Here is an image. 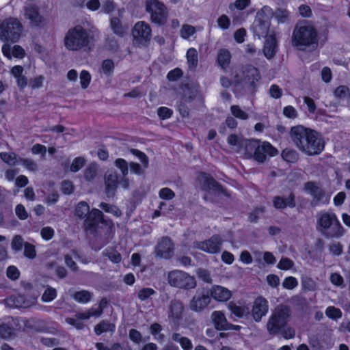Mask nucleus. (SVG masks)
<instances>
[{
    "label": "nucleus",
    "mask_w": 350,
    "mask_h": 350,
    "mask_svg": "<svg viewBox=\"0 0 350 350\" xmlns=\"http://www.w3.org/2000/svg\"><path fill=\"white\" fill-rule=\"evenodd\" d=\"M289 135L293 144L308 156L319 154L324 150L323 137L314 130L297 125L291 127Z\"/></svg>",
    "instance_id": "nucleus-1"
},
{
    "label": "nucleus",
    "mask_w": 350,
    "mask_h": 350,
    "mask_svg": "<svg viewBox=\"0 0 350 350\" xmlns=\"http://www.w3.org/2000/svg\"><path fill=\"white\" fill-rule=\"evenodd\" d=\"M75 215L79 219H85L83 223L84 229L93 232L97 226L100 223L109 229L113 228V223L110 219H105L103 217L102 211L97 208L90 211V206L87 202L81 201L78 203L75 210Z\"/></svg>",
    "instance_id": "nucleus-2"
},
{
    "label": "nucleus",
    "mask_w": 350,
    "mask_h": 350,
    "mask_svg": "<svg viewBox=\"0 0 350 350\" xmlns=\"http://www.w3.org/2000/svg\"><path fill=\"white\" fill-rule=\"evenodd\" d=\"M243 145L245 146L246 157L254 159L260 163L266 162L269 157H274L279 152L277 148L267 142L245 140Z\"/></svg>",
    "instance_id": "nucleus-3"
},
{
    "label": "nucleus",
    "mask_w": 350,
    "mask_h": 350,
    "mask_svg": "<svg viewBox=\"0 0 350 350\" xmlns=\"http://www.w3.org/2000/svg\"><path fill=\"white\" fill-rule=\"evenodd\" d=\"M292 44L300 51H304L309 47L316 49L318 46L316 29L309 24L296 25L293 32Z\"/></svg>",
    "instance_id": "nucleus-4"
},
{
    "label": "nucleus",
    "mask_w": 350,
    "mask_h": 350,
    "mask_svg": "<svg viewBox=\"0 0 350 350\" xmlns=\"http://www.w3.org/2000/svg\"><path fill=\"white\" fill-rule=\"evenodd\" d=\"M317 229L326 238H340L345 232L336 214L330 212H324L318 216Z\"/></svg>",
    "instance_id": "nucleus-5"
},
{
    "label": "nucleus",
    "mask_w": 350,
    "mask_h": 350,
    "mask_svg": "<svg viewBox=\"0 0 350 350\" xmlns=\"http://www.w3.org/2000/svg\"><path fill=\"white\" fill-rule=\"evenodd\" d=\"M291 316V309L288 306L280 304L273 310L267 323V329L269 334L277 335L287 325Z\"/></svg>",
    "instance_id": "nucleus-6"
},
{
    "label": "nucleus",
    "mask_w": 350,
    "mask_h": 350,
    "mask_svg": "<svg viewBox=\"0 0 350 350\" xmlns=\"http://www.w3.org/2000/svg\"><path fill=\"white\" fill-rule=\"evenodd\" d=\"M92 38L87 30L81 25H77L68 30L64 38V44L70 51H79L90 45Z\"/></svg>",
    "instance_id": "nucleus-7"
},
{
    "label": "nucleus",
    "mask_w": 350,
    "mask_h": 350,
    "mask_svg": "<svg viewBox=\"0 0 350 350\" xmlns=\"http://www.w3.org/2000/svg\"><path fill=\"white\" fill-rule=\"evenodd\" d=\"M236 82L243 85L249 94L255 93L257 82L260 79L259 70L252 65L241 67L235 75Z\"/></svg>",
    "instance_id": "nucleus-8"
},
{
    "label": "nucleus",
    "mask_w": 350,
    "mask_h": 350,
    "mask_svg": "<svg viewBox=\"0 0 350 350\" xmlns=\"http://www.w3.org/2000/svg\"><path fill=\"white\" fill-rule=\"evenodd\" d=\"M21 23L16 18L10 17L0 23V39L3 41L16 42L23 31Z\"/></svg>",
    "instance_id": "nucleus-9"
},
{
    "label": "nucleus",
    "mask_w": 350,
    "mask_h": 350,
    "mask_svg": "<svg viewBox=\"0 0 350 350\" xmlns=\"http://www.w3.org/2000/svg\"><path fill=\"white\" fill-rule=\"evenodd\" d=\"M145 7L146 12L150 14L152 23L159 25L167 23L169 10L163 2L159 0H146Z\"/></svg>",
    "instance_id": "nucleus-10"
},
{
    "label": "nucleus",
    "mask_w": 350,
    "mask_h": 350,
    "mask_svg": "<svg viewBox=\"0 0 350 350\" xmlns=\"http://www.w3.org/2000/svg\"><path fill=\"white\" fill-rule=\"evenodd\" d=\"M167 281L170 286L184 290H191L196 287V280L187 273L174 270L168 273Z\"/></svg>",
    "instance_id": "nucleus-11"
},
{
    "label": "nucleus",
    "mask_w": 350,
    "mask_h": 350,
    "mask_svg": "<svg viewBox=\"0 0 350 350\" xmlns=\"http://www.w3.org/2000/svg\"><path fill=\"white\" fill-rule=\"evenodd\" d=\"M304 190L313 198L314 204L328 203L329 196L321 187L320 184L314 181H308L304 184Z\"/></svg>",
    "instance_id": "nucleus-12"
},
{
    "label": "nucleus",
    "mask_w": 350,
    "mask_h": 350,
    "mask_svg": "<svg viewBox=\"0 0 350 350\" xmlns=\"http://www.w3.org/2000/svg\"><path fill=\"white\" fill-rule=\"evenodd\" d=\"M24 16L29 20V25L32 27H44L46 21L40 14L39 8L36 5L28 4L24 7Z\"/></svg>",
    "instance_id": "nucleus-13"
},
{
    "label": "nucleus",
    "mask_w": 350,
    "mask_h": 350,
    "mask_svg": "<svg viewBox=\"0 0 350 350\" xmlns=\"http://www.w3.org/2000/svg\"><path fill=\"white\" fill-rule=\"evenodd\" d=\"M209 292L205 289H198L189 303V308L191 310L201 312L211 302Z\"/></svg>",
    "instance_id": "nucleus-14"
},
{
    "label": "nucleus",
    "mask_w": 350,
    "mask_h": 350,
    "mask_svg": "<svg viewBox=\"0 0 350 350\" xmlns=\"http://www.w3.org/2000/svg\"><path fill=\"white\" fill-rule=\"evenodd\" d=\"M221 243V237L214 235L208 240L194 242L193 247L208 253L216 254L220 252Z\"/></svg>",
    "instance_id": "nucleus-15"
},
{
    "label": "nucleus",
    "mask_w": 350,
    "mask_h": 350,
    "mask_svg": "<svg viewBox=\"0 0 350 350\" xmlns=\"http://www.w3.org/2000/svg\"><path fill=\"white\" fill-rule=\"evenodd\" d=\"M200 179L204 189L211 190L217 194L222 193L227 197L230 196V194L228 193V191L224 189L222 186L209 174L202 173L200 174Z\"/></svg>",
    "instance_id": "nucleus-16"
},
{
    "label": "nucleus",
    "mask_w": 350,
    "mask_h": 350,
    "mask_svg": "<svg viewBox=\"0 0 350 350\" xmlns=\"http://www.w3.org/2000/svg\"><path fill=\"white\" fill-rule=\"evenodd\" d=\"M133 36L139 43L147 42L151 38L150 25L144 21L137 23L133 29Z\"/></svg>",
    "instance_id": "nucleus-17"
},
{
    "label": "nucleus",
    "mask_w": 350,
    "mask_h": 350,
    "mask_svg": "<svg viewBox=\"0 0 350 350\" xmlns=\"http://www.w3.org/2000/svg\"><path fill=\"white\" fill-rule=\"evenodd\" d=\"M4 303L10 308H27L31 306L34 301L32 299H27L23 295L16 294L8 297L4 299Z\"/></svg>",
    "instance_id": "nucleus-18"
},
{
    "label": "nucleus",
    "mask_w": 350,
    "mask_h": 350,
    "mask_svg": "<svg viewBox=\"0 0 350 350\" xmlns=\"http://www.w3.org/2000/svg\"><path fill=\"white\" fill-rule=\"evenodd\" d=\"M184 306L181 301L173 299L170 301L168 310V318L174 323H178L183 319Z\"/></svg>",
    "instance_id": "nucleus-19"
},
{
    "label": "nucleus",
    "mask_w": 350,
    "mask_h": 350,
    "mask_svg": "<svg viewBox=\"0 0 350 350\" xmlns=\"http://www.w3.org/2000/svg\"><path fill=\"white\" fill-rule=\"evenodd\" d=\"M174 252L173 243L169 237H163L156 247L157 256L161 258H170Z\"/></svg>",
    "instance_id": "nucleus-20"
},
{
    "label": "nucleus",
    "mask_w": 350,
    "mask_h": 350,
    "mask_svg": "<svg viewBox=\"0 0 350 350\" xmlns=\"http://www.w3.org/2000/svg\"><path fill=\"white\" fill-rule=\"evenodd\" d=\"M268 307V302L265 299L260 297L255 300L252 308V315L256 321H260L262 317L267 314Z\"/></svg>",
    "instance_id": "nucleus-21"
},
{
    "label": "nucleus",
    "mask_w": 350,
    "mask_h": 350,
    "mask_svg": "<svg viewBox=\"0 0 350 350\" xmlns=\"http://www.w3.org/2000/svg\"><path fill=\"white\" fill-rule=\"evenodd\" d=\"M105 192L108 197H113L118 183L116 172L108 171L105 175Z\"/></svg>",
    "instance_id": "nucleus-22"
},
{
    "label": "nucleus",
    "mask_w": 350,
    "mask_h": 350,
    "mask_svg": "<svg viewBox=\"0 0 350 350\" xmlns=\"http://www.w3.org/2000/svg\"><path fill=\"white\" fill-rule=\"evenodd\" d=\"M273 204L277 209H284L287 206L294 208L296 205L295 196L291 192L286 198L275 196L273 198Z\"/></svg>",
    "instance_id": "nucleus-23"
},
{
    "label": "nucleus",
    "mask_w": 350,
    "mask_h": 350,
    "mask_svg": "<svg viewBox=\"0 0 350 350\" xmlns=\"http://www.w3.org/2000/svg\"><path fill=\"white\" fill-rule=\"evenodd\" d=\"M210 294L213 299L219 301H226L232 296L230 290L219 285L213 286L210 289Z\"/></svg>",
    "instance_id": "nucleus-24"
},
{
    "label": "nucleus",
    "mask_w": 350,
    "mask_h": 350,
    "mask_svg": "<svg viewBox=\"0 0 350 350\" xmlns=\"http://www.w3.org/2000/svg\"><path fill=\"white\" fill-rule=\"evenodd\" d=\"M277 42L274 36L270 35L265 40L263 53L267 59L273 57L276 53Z\"/></svg>",
    "instance_id": "nucleus-25"
},
{
    "label": "nucleus",
    "mask_w": 350,
    "mask_h": 350,
    "mask_svg": "<svg viewBox=\"0 0 350 350\" xmlns=\"http://www.w3.org/2000/svg\"><path fill=\"white\" fill-rule=\"evenodd\" d=\"M270 27V21H261L256 18L254 25V33L258 38L267 36Z\"/></svg>",
    "instance_id": "nucleus-26"
},
{
    "label": "nucleus",
    "mask_w": 350,
    "mask_h": 350,
    "mask_svg": "<svg viewBox=\"0 0 350 350\" xmlns=\"http://www.w3.org/2000/svg\"><path fill=\"white\" fill-rule=\"evenodd\" d=\"M211 318L215 328L218 330H228V322L225 314L221 311H214L211 314Z\"/></svg>",
    "instance_id": "nucleus-27"
},
{
    "label": "nucleus",
    "mask_w": 350,
    "mask_h": 350,
    "mask_svg": "<svg viewBox=\"0 0 350 350\" xmlns=\"http://www.w3.org/2000/svg\"><path fill=\"white\" fill-rule=\"evenodd\" d=\"M172 339L174 342H178L183 350H192L193 349L191 340L187 337L183 336L180 333H173Z\"/></svg>",
    "instance_id": "nucleus-28"
},
{
    "label": "nucleus",
    "mask_w": 350,
    "mask_h": 350,
    "mask_svg": "<svg viewBox=\"0 0 350 350\" xmlns=\"http://www.w3.org/2000/svg\"><path fill=\"white\" fill-rule=\"evenodd\" d=\"M231 59V54L227 49H220L217 54V61L218 65L222 68L226 69L228 67Z\"/></svg>",
    "instance_id": "nucleus-29"
},
{
    "label": "nucleus",
    "mask_w": 350,
    "mask_h": 350,
    "mask_svg": "<svg viewBox=\"0 0 350 350\" xmlns=\"http://www.w3.org/2000/svg\"><path fill=\"white\" fill-rule=\"evenodd\" d=\"M116 326L107 321L103 320L94 327V332L97 336H100L103 332L115 331Z\"/></svg>",
    "instance_id": "nucleus-30"
},
{
    "label": "nucleus",
    "mask_w": 350,
    "mask_h": 350,
    "mask_svg": "<svg viewBox=\"0 0 350 350\" xmlns=\"http://www.w3.org/2000/svg\"><path fill=\"white\" fill-rule=\"evenodd\" d=\"M187 59L190 70H194L198 62V52L194 48H190L187 52Z\"/></svg>",
    "instance_id": "nucleus-31"
},
{
    "label": "nucleus",
    "mask_w": 350,
    "mask_h": 350,
    "mask_svg": "<svg viewBox=\"0 0 350 350\" xmlns=\"http://www.w3.org/2000/svg\"><path fill=\"white\" fill-rule=\"evenodd\" d=\"M228 308L233 314L239 318L243 317L244 315L249 313V310L247 308L237 306L232 301L228 303Z\"/></svg>",
    "instance_id": "nucleus-32"
},
{
    "label": "nucleus",
    "mask_w": 350,
    "mask_h": 350,
    "mask_svg": "<svg viewBox=\"0 0 350 350\" xmlns=\"http://www.w3.org/2000/svg\"><path fill=\"white\" fill-rule=\"evenodd\" d=\"M274 11L269 6H263L260 11L257 12L256 18L265 21H270L273 17Z\"/></svg>",
    "instance_id": "nucleus-33"
},
{
    "label": "nucleus",
    "mask_w": 350,
    "mask_h": 350,
    "mask_svg": "<svg viewBox=\"0 0 350 350\" xmlns=\"http://www.w3.org/2000/svg\"><path fill=\"white\" fill-rule=\"evenodd\" d=\"M301 286L304 291H314L317 289V282L310 277L303 276L301 278Z\"/></svg>",
    "instance_id": "nucleus-34"
},
{
    "label": "nucleus",
    "mask_w": 350,
    "mask_h": 350,
    "mask_svg": "<svg viewBox=\"0 0 350 350\" xmlns=\"http://www.w3.org/2000/svg\"><path fill=\"white\" fill-rule=\"evenodd\" d=\"M98 165L95 163H90L84 171V178L87 181L93 180L97 176Z\"/></svg>",
    "instance_id": "nucleus-35"
},
{
    "label": "nucleus",
    "mask_w": 350,
    "mask_h": 350,
    "mask_svg": "<svg viewBox=\"0 0 350 350\" xmlns=\"http://www.w3.org/2000/svg\"><path fill=\"white\" fill-rule=\"evenodd\" d=\"M111 27L113 33L119 36H122L125 32V30L121 23L120 20L117 17H113L110 21Z\"/></svg>",
    "instance_id": "nucleus-36"
},
{
    "label": "nucleus",
    "mask_w": 350,
    "mask_h": 350,
    "mask_svg": "<svg viewBox=\"0 0 350 350\" xmlns=\"http://www.w3.org/2000/svg\"><path fill=\"white\" fill-rule=\"evenodd\" d=\"M103 254L115 263L120 262L122 260L120 254L112 247L105 249L103 252Z\"/></svg>",
    "instance_id": "nucleus-37"
},
{
    "label": "nucleus",
    "mask_w": 350,
    "mask_h": 350,
    "mask_svg": "<svg viewBox=\"0 0 350 350\" xmlns=\"http://www.w3.org/2000/svg\"><path fill=\"white\" fill-rule=\"evenodd\" d=\"M0 158L3 162L10 165H14L19 162V159H17V156L14 152H1Z\"/></svg>",
    "instance_id": "nucleus-38"
},
{
    "label": "nucleus",
    "mask_w": 350,
    "mask_h": 350,
    "mask_svg": "<svg viewBox=\"0 0 350 350\" xmlns=\"http://www.w3.org/2000/svg\"><path fill=\"white\" fill-rule=\"evenodd\" d=\"M92 296V294L90 292L83 290L76 292L73 295V298L78 302L87 303L91 299Z\"/></svg>",
    "instance_id": "nucleus-39"
},
{
    "label": "nucleus",
    "mask_w": 350,
    "mask_h": 350,
    "mask_svg": "<svg viewBox=\"0 0 350 350\" xmlns=\"http://www.w3.org/2000/svg\"><path fill=\"white\" fill-rule=\"evenodd\" d=\"M196 33V27L188 24L183 25L180 31V36L183 39H189L191 36L194 35Z\"/></svg>",
    "instance_id": "nucleus-40"
},
{
    "label": "nucleus",
    "mask_w": 350,
    "mask_h": 350,
    "mask_svg": "<svg viewBox=\"0 0 350 350\" xmlns=\"http://www.w3.org/2000/svg\"><path fill=\"white\" fill-rule=\"evenodd\" d=\"M282 157L284 160L289 163H294L298 159L297 152L293 149H284L282 152Z\"/></svg>",
    "instance_id": "nucleus-41"
},
{
    "label": "nucleus",
    "mask_w": 350,
    "mask_h": 350,
    "mask_svg": "<svg viewBox=\"0 0 350 350\" xmlns=\"http://www.w3.org/2000/svg\"><path fill=\"white\" fill-rule=\"evenodd\" d=\"M99 206L105 212L110 213L117 217H120L122 214V211L116 206L114 205L107 204L105 202H101Z\"/></svg>",
    "instance_id": "nucleus-42"
},
{
    "label": "nucleus",
    "mask_w": 350,
    "mask_h": 350,
    "mask_svg": "<svg viewBox=\"0 0 350 350\" xmlns=\"http://www.w3.org/2000/svg\"><path fill=\"white\" fill-rule=\"evenodd\" d=\"M289 13L285 9L278 8L274 12L273 16L276 18L278 23H284L288 19Z\"/></svg>",
    "instance_id": "nucleus-43"
},
{
    "label": "nucleus",
    "mask_w": 350,
    "mask_h": 350,
    "mask_svg": "<svg viewBox=\"0 0 350 350\" xmlns=\"http://www.w3.org/2000/svg\"><path fill=\"white\" fill-rule=\"evenodd\" d=\"M231 113L237 118L245 120L248 119V114L243 111L239 105H232L230 107Z\"/></svg>",
    "instance_id": "nucleus-44"
},
{
    "label": "nucleus",
    "mask_w": 350,
    "mask_h": 350,
    "mask_svg": "<svg viewBox=\"0 0 350 350\" xmlns=\"http://www.w3.org/2000/svg\"><path fill=\"white\" fill-rule=\"evenodd\" d=\"M156 294V291L152 288H143L137 293V297L141 301H145Z\"/></svg>",
    "instance_id": "nucleus-45"
},
{
    "label": "nucleus",
    "mask_w": 350,
    "mask_h": 350,
    "mask_svg": "<svg viewBox=\"0 0 350 350\" xmlns=\"http://www.w3.org/2000/svg\"><path fill=\"white\" fill-rule=\"evenodd\" d=\"M57 297V291L54 288L48 286L42 295V300L44 302H49Z\"/></svg>",
    "instance_id": "nucleus-46"
},
{
    "label": "nucleus",
    "mask_w": 350,
    "mask_h": 350,
    "mask_svg": "<svg viewBox=\"0 0 350 350\" xmlns=\"http://www.w3.org/2000/svg\"><path fill=\"white\" fill-rule=\"evenodd\" d=\"M86 160L85 158L82 157H77L73 160L70 167V170L72 172H77L84 166Z\"/></svg>",
    "instance_id": "nucleus-47"
},
{
    "label": "nucleus",
    "mask_w": 350,
    "mask_h": 350,
    "mask_svg": "<svg viewBox=\"0 0 350 350\" xmlns=\"http://www.w3.org/2000/svg\"><path fill=\"white\" fill-rule=\"evenodd\" d=\"M293 266L294 262L291 259L287 257H282L279 261L277 267L281 270H288L292 269Z\"/></svg>",
    "instance_id": "nucleus-48"
},
{
    "label": "nucleus",
    "mask_w": 350,
    "mask_h": 350,
    "mask_svg": "<svg viewBox=\"0 0 350 350\" xmlns=\"http://www.w3.org/2000/svg\"><path fill=\"white\" fill-rule=\"evenodd\" d=\"M19 162L22 163L25 167L31 172H36L38 170V165L31 159L20 158Z\"/></svg>",
    "instance_id": "nucleus-49"
},
{
    "label": "nucleus",
    "mask_w": 350,
    "mask_h": 350,
    "mask_svg": "<svg viewBox=\"0 0 350 350\" xmlns=\"http://www.w3.org/2000/svg\"><path fill=\"white\" fill-rule=\"evenodd\" d=\"M325 314L330 319H338L342 317V312L339 308L329 306L327 308Z\"/></svg>",
    "instance_id": "nucleus-50"
},
{
    "label": "nucleus",
    "mask_w": 350,
    "mask_h": 350,
    "mask_svg": "<svg viewBox=\"0 0 350 350\" xmlns=\"http://www.w3.org/2000/svg\"><path fill=\"white\" fill-rule=\"evenodd\" d=\"M196 274L198 278L204 282L208 284H211L213 282L210 272L208 270L200 268L196 271Z\"/></svg>",
    "instance_id": "nucleus-51"
},
{
    "label": "nucleus",
    "mask_w": 350,
    "mask_h": 350,
    "mask_svg": "<svg viewBox=\"0 0 350 350\" xmlns=\"http://www.w3.org/2000/svg\"><path fill=\"white\" fill-rule=\"evenodd\" d=\"M13 334V329L8 324L2 323L0 325V337L2 338H9Z\"/></svg>",
    "instance_id": "nucleus-52"
},
{
    "label": "nucleus",
    "mask_w": 350,
    "mask_h": 350,
    "mask_svg": "<svg viewBox=\"0 0 350 350\" xmlns=\"http://www.w3.org/2000/svg\"><path fill=\"white\" fill-rule=\"evenodd\" d=\"M131 152L139 158L144 168L146 169L148 167V158L143 152L137 149H131Z\"/></svg>",
    "instance_id": "nucleus-53"
},
{
    "label": "nucleus",
    "mask_w": 350,
    "mask_h": 350,
    "mask_svg": "<svg viewBox=\"0 0 350 350\" xmlns=\"http://www.w3.org/2000/svg\"><path fill=\"white\" fill-rule=\"evenodd\" d=\"M23 239L20 235H16L13 237L11 243V247L12 250L16 252L21 250L23 246H24Z\"/></svg>",
    "instance_id": "nucleus-54"
},
{
    "label": "nucleus",
    "mask_w": 350,
    "mask_h": 350,
    "mask_svg": "<svg viewBox=\"0 0 350 350\" xmlns=\"http://www.w3.org/2000/svg\"><path fill=\"white\" fill-rule=\"evenodd\" d=\"M129 337L134 343L139 344L143 341L142 334L135 329H131L129 332Z\"/></svg>",
    "instance_id": "nucleus-55"
},
{
    "label": "nucleus",
    "mask_w": 350,
    "mask_h": 350,
    "mask_svg": "<svg viewBox=\"0 0 350 350\" xmlns=\"http://www.w3.org/2000/svg\"><path fill=\"white\" fill-rule=\"evenodd\" d=\"M114 64L111 59H105L102 63V70L106 75H110L113 72Z\"/></svg>",
    "instance_id": "nucleus-56"
},
{
    "label": "nucleus",
    "mask_w": 350,
    "mask_h": 350,
    "mask_svg": "<svg viewBox=\"0 0 350 350\" xmlns=\"http://www.w3.org/2000/svg\"><path fill=\"white\" fill-rule=\"evenodd\" d=\"M24 247H25L24 255L27 258L33 259L36 257V252L34 245H33L32 244H31L29 243L26 242L24 243Z\"/></svg>",
    "instance_id": "nucleus-57"
},
{
    "label": "nucleus",
    "mask_w": 350,
    "mask_h": 350,
    "mask_svg": "<svg viewBox=\"0 0 350 350\" xmlns=\"http://www.w3.org/2000/svg\"><path fill=\"white\" fill-rule=\"evenodd\" d=\"M91 80L90 74L86 71L83 70L80 74V83L83 89H85L90 84Z\"/></svg>",
    "instance_id": "nucleus-58"
},
{
    "label": "nucleus",
    "mask_w": 350,
    "mask_h": 350,
    "mask_svg": "<svg viewBox=\"0 0 350 350\" xmlns=\"http://www.w3.org/2000/svg\"><path fill=\"white\" fill-rule=\"evenodd\" d=\"M297 285L298 282L297 279L291 276L286 278L282 282L283 287L286 289H293Z\"/></svg>",
    "instance_id": "nucleus-59"
},
{
    "label": "nucleus",
    "mask_w": 350,
    "mask_h": 350,
    "mask_svg": "<svg viewBox=\"0 0 350 350\" xmlns=\"http://www.w3.org/2000/svg\"><path fill=\"white\" fill-rule=\"evenodd\" d=\"M159 196L161 199L169 200L174 198L175 193L170 188L165 187L159 191Z\"/></svg>",
    "instance_id": "nucleus-60"
},
{
    "label": "nucleus",
    "mask_w": 350,
    "mask_h": 350,
    "mask_svg": "<svg viewBox=\"0 0 350 350\" xmlns=\"http://www.w3.org/2000/svg\"><path fill=\"white\" fill-rule=\"evenodd\" d=\"M116 3L112 0H106L103 3L101 9L106 14H110L116 10Z\"/></svg>",
    "instance_id": "nucleus-61"
},
{
    "label": "nucleus",
    "mask_w": 350,
    "mask_h": 350,
    "mask_svg": "<svg viewBox=\"0 0 350 350\" xmlns=\"http://www.w3.org/2000/svg\"><path fill=\"white\" fill-rule=\"evenodd\" d=\"M115 165L118 167L124 176L128 174L129 169H128V163L123 159H117L115 161Z\"/></svg>",
    "instance_id": "nucleus-62"
},
{
    "label": "nucleus",
    "mask_w": 350,
    "mask_h": 350,
    "mask_svg": "<svg viewBox=\"0 0 350 350\" xmlns=\"http://www.w3.org/2000/svg\"><path fill=\"white\" fill-rule=\"evenodd\" d=\"M172 113V110L165 107H161L157 109V114L162 120L170 118Z\"/></svg>",
    "instance_id": "nucleus-63"
},
{
    "label": "nucleus",
    "mask_w": 350,
    "mask_h": 350,
    "mask_svg": "<svg viewBox=\"0 0 350 350\" xmlns=\"http://www.w3.org/2000/svg\"><path fill=\"white\" fill-rule=\"evenodd\" d=\"M16 216L21 220H25L28 218L29 214L25 208L22 204H18L15 208Z\"/></svg>",
    "instance_id": "nucleus-64"
}]
</instances>
